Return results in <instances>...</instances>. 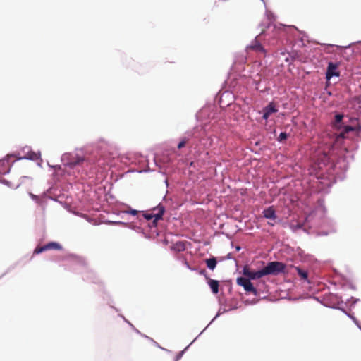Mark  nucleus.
I'll return each instance as SVG.
<instances>
[{
  "mask_svg": "<svg viewBox=\"0 0 361 361\" xmlns=\"http://www.w3.org/2000/svg\"><path fill=\"white\" fill-rule=\"evenodd\" d=\"M286 265L280 262H271L262 269L264 276L266 275H278L285 271Z\"/></svg>",
  "mask_w": 361,
  "mask_h": 361,
  "instance_id": "nucleus-1",
  "label": "nucleus"
},
{
  "mask_svg": "<svg viewBox=\"0 0 361 361\" xmlns=\"http://www.w3.org/2000/svg\"><path fill=\"white\" fill-rule=\"evenodd\" d=\"M237 283H238V285L243 286L245 291L250 292L254 295H257L258 292H257V289L253 286L252 283L250 282V280L247 279V278H245V277L238 278Z\"/></svg>",
  "mask_w": 361,
  "mask_h": 361,
  "instance_id": "nucleus-2",
  "label": "nucleus"
},
{
  "mask_svg": "<svg viewBox=\"0 0 361 361\" xmlns=\"http://www.w3.org/2000/svg\"><path fill=\"white\" fill-rule=\"evenodd\" d=\"M94 163L95 161L93 160H91L90 159H85L83 157H79L77 155L71 159V161L68 163V165L71 167H74L77 165L89 166L90 165L94 164Z\"/></svg>",
  "mask_w": 361,
  "mask_h": 361,
  "instance_id": "nucleus-3",
  "label": "nucleus"
},
{
  "mask_svg": "<svg viewBox=\"0 0 361 361\" xmlns=\"http://www.w3.org/2000/svg\"><path fill=\"white\" fill-rule=\"evenodd\" d=\"M62 246L56 242H50L43 246H38L34 250V254L37 255L47 250H60Z\"/></svg>",
  "mask_w": 361,
  "mask_h": 361,
  "instance_id": "nucleus-4",
  "label": "nucleus"
},
{
  "mask_svg": "<svg viewBox=\"0 0 361 361\" xmlns=\"http://www.w3.org/2000/svg\"><path fill=\"white\" fill-rule=\"evenodd\" d=\"M243 273L249 280L257 279L264 276L262 269L257 271H252L247 266H245L243 267Z\"/></svg>",
  "mask_w": 361,
  "mask_h": 361,
  "instance_id": "nucleus-5",
  "label": "nucleus"
},
{
  "mask_svg": "<svg viewBox=\"0 0 361 361\" xmlns=\"http://www.w3.org/2000/svg\"><path fill=\"white\" fill-rule=\"evenodd\" d=\"M337 69L338 65L336 63L329 62L326 73V78L330 80L333 76H339V71Z\"/></svg>",
  "mask_w": 361,
  "mask_h": 361,
  "instance_id": "nucleus-6",
  "label": "nucleus"
},
{
  "mask_svg": "<svg viewBox=\"0 0 361 361\" xmlns=\"http://www.w3.org/2000/svg\"><path fill=\"white\" fill-rule=\"evenodd\" d=\"M277 109H276L275 105L273 102H270L267 106H265L262 111H263V116L262 118L265 120H267L270 115L273 113L277 112Z\"/></svg>",
  "mask_w": 361,
  "mask_h": 361,
  "instance_id": "nucleus-7",
  "label": "nucleus"
},
{
  "mask_svg": "<svg viewBox=\"0 0 361 361\" xmlns=\"http://www.w3.org/2000/svg\"><path fill=\"white\" fill-rule=\"evenodd\" d=\"M247 50H252V51H255L256 52H259V53L263 54L264 55L265 54V49L262 46V44L259 43V42L258 40H257V39H255L253 42H252L250 45H249L247 47Z\"/></svg>",
  "mask_w": 361,
  "mask_h": 361,
  "instance_id": "nucleus-8",
  "label": "nucleus"
},
{
  "mask_svg": "<svg viewBox=\"0 0 361 361\" xmlns=\"http://www.w3.org/2000/svg\"><path fill=\"white\" fill-rule=\"evenodd\" d=\"M263 216L266 219L275 220L277 216L273 207H269L263 211Z\"/></svg>",
  "mask_w": 361,
  "mask_h": 361,
  "instance_id": "nucleus-9",
  "label": "nucleus"
},
{
  "mask_svg": "<svg viewBox=\"0 0 361 361\" xmlns=\"http://www.w3.org/2000/svg\"><path fill=\"white\" fill-rule=\"evenodd\" d=\"M154 210H157V212L154 214V221H158L162 219L163 214L165 212V208L164 206L159 204L157 207L154 209Z\"/></svg>",
  "mask_w": 361,
  "mask_h": 361,
  "instance_id": "nucleus-10",
  "label": "nucleus"
},
{
  "mask_svg": "<svg viewBox=\"0 0 361 361\" xmlns=\"http://www.w3.org/2000/svg\"><path fill=\"white\" fill-rule=\"evenodd\" d=\"M209 286L212 289L213 293L216 294L219 292V281L214 279H209Z\"/></svg>",
  "mask_w": 361,
  "mask_h": 361,
  "instance_id": "nucleus-11",
  "label": "nucleus"
},
{
  "mask_svg": "<svg viewBox=\"0 0 361 361\" xmlns=\"http://www.w3.org/2000/svg\"><path fill=\"white\" fill-rule=\"evenodd\" d=\"M172 250H174L178 252L184 251L186 249L185 245L183 242H177L176 243L171 247Z\"/></svg>",
  "mask_w": 361,
  "mask_h": 361,
  "instance_id": "nucleus-12",
  "label": "nucleus"
},
{
  "mask_svg": "<svg viewBox=\"0 0 361 361\" xmlns=\"http://www.w3.org/2000/svg\"><path fill=\"white\" fill-rule=\"evenodd\" d=\"M343 118V114H338L335 116L334 125L336 128L341 129L342 128L341 122H342Z\"/></svg>",
  "mask_w": 361,
  "mask_h": 361,
  "instance_id": "nucleus-13",
  "label": "nucleus"
},
{
  "mask_svg": "<svg viewBox=\"0 0 361 361\" xmlns=\"http://www.w3.org/2000/svg\"><path fill=\"white\" fill-rule=\"evenodd\" d=\"M206 264L209 269L213 270L216 267L217 262L215 257H212L206 259Z\"/></svg>",
  "mask_w": 361,
  "mask_h": 361,
  "instance_id": "nucleus-14",
  "label": "nucleus"
},
{
  "mask_svg": "<svg viewBox=\"0 0 361 361\" xmlns=\"http://www.w3.org/2000/svg\"><path fill=\"white\" fill-rule=\"evenodd\" d=\"M354 128L350 126H345L343 127V130L340 133V136L342 137H345V134L348 133L350 131H353Z\"/></svg>",
  "mask_w": 361,
  "mask_h": 361,
  "instance_id": "nucleus-15",
  "label": "nucleus"
},
{
  "mask_svg": "<svg viewBox=\"0 0 361 361\" xmlns=\"http://www.w3.org/2000/svg\"><path fill=\"white\" fill-rule=\"evenodd\" d=\"M295 270L302 279L306 280L307 279L308 274L306 271L302 270L300 267H295Z\"/></svg>",
  "mask_w": 361,
  "mask_h": 361,
  "instance_id": "nucleus-16",
  "label": "nucleus"
},
{
  "mask_svg": "<svg viewBox=\"0 0 361 361\" xmlns=\"http://www.w3.org/2000/svg\"><path fill=\"white\" fill-rule=\"evenodd\" d=\"M287 137H288V135H287V133H285V132H282V133H280V135H279V137H278V140H279V142H283V141H284L285 140H286V139H287Z\"/></svg>",
  "mask_w": 361,
  "mask_h": 361,
  "instance_id": "nucleus-17",
  "label": "nucleus"
},
{
  "mask_svg": "<svg viewBox=\"0 0 361 361\" xmlns=\"http://www.w3.org/2000/svg\"><path fill=\"white\" fill-rule=\"evenodd\" d=\"M25 157L32 160H36L38 159V155L35 152H31L30 154H28Z\"/></svg>",
  "mask_w": 361,
  "mask_h": 361,
  "instance_id": "nucleus-18",
  "label": "nucleus"
},
{
  "mask_svg": "<svg viewBox=\"0 0 361 361\" xmlns=\"http://www.w3.org/2000/svg\"><path fill=\"white\" fill-rule=\"evenodd\" d=\"M188 142V140L186 138L183 139L179 144L178 145V148L181 149L184 147Z\"/></svg>",
  "mask_w": 361,
  "mask_h": 361,
  "instance_id": "nucleus-19",
  "label": "nucleus"
},
{
  "mask_svg": "<svg viewBox=\"0 0 361 361\" xmlns=\"http://www.w3.org/2000/svg\"><path fill=\"white\" fill-rule=\"evenodd\" d=\"M126 212L127 214H130L131 215L135 216V215L137 214L138 211L130 208L128 210L126 211Z\"/></svg>",
  "mask_w": 361,
  "mask_h": 361,
  "instance_id": "nucleus-20",
  "label": "nucleus"
},
{
  "mask_svg": "<svg viewBox=\"0 0 361 361\" xmlns=\"http://www.w3.org/2000/svg\"><path fill=\"white\" fill-rule=\"evenodd\" d=\"M143 216L147 220H150L154 217V214H145Z\"/></svg>",
  "mask_w": 361,
  "mask_h": 361,
  "instance_id": "nucleus-21",
  "label": "nucleus"
},
{
  "mask_svg": "<svg viewBox=\"0 0 361 361\" xmlns=\"http://www.w3.org/2000/svg\"><path fill=\"white\" fill-rule=\"evenodd\" d=\"M30 196L32 200H34L36 202L39 201V197L37 195H33L32 193H30Z\"/></svg>",
  "mask_w": 361,
  "mask_h": 361,
  "instance_id": "nucleus-22",
  "label": "nucleus"
},
{
  "mask_svg": "<svg viewBox=\"0 0 361 361\" xmlns=\"http://www.w3.org/2000/svg\"><path fill=\"white\" fill-rule=\"evenodd\" d=\"M204 272H205V270H203V271H202L200 273H201V274H204Z\"/></svg>",
  "mask_w": 361,
  "mask_h": 361,
  "instance_id": "nucleus-23",
  "label": "nucleus"
}]
</instances>
